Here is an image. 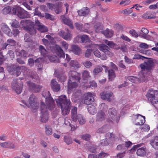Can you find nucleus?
I'll return each instance as SVG.
<instances>
[{
  "label": "nucleus",
  "instance_id": "f257e3e1",
  "mask_svg": "<svg viewBox=\"0 0 158 158\" xmlns=\"http://www.w3.org/2000/svg\"><path fill=\"white\" fill-rule=\"evenodd\" d=\"M58 106L60 107L62 114L65 115L68 114L71 107V102L69 99L67 98L65 95H62L56 99Z\"/></svg>",
  "mask_w": 158,
  "mask_h": 158
},
{
  "label": "nucleus",
  "instance_id": "f03ea898",
  "mask_svg": "<svg viewBox=\"0 0 158 158\" xmlns=\"http://www.w3.org/2000/svg\"><path fill=\"white\" fill-rule=\"evenodd\" d=\"M154 63L152 60L151 59H147L144 63L140 64V66L142 69V71L140 72H142L143 74H145L147 77L146 75L144 74L145 73H149L154 68Z\"/></svg>",
  "mask_w": 158,
  "mask_h": 158
},
{
  "label": "nucleus",
  "instance_id": "7ed1b4c3",
  "mask_svg": "<svg viewBox=\"0 0 158 158\" xmlns=\"http://www.w3.org/2000/svg\"><path fill=\"white\" fill-rule=\"evenodd\" d=\"M42 96L45 98L46 104L47 106L50 110H52L54 108V101L51 96L49 91L43 92Z\"/></svg>",
  "mask_w": 158,
  "mask_h": 158
},
{
  "label": "nucleus",
  "instance_id": "20e7f679",
  "mask_svg": "<svg viewBox=\"0 0 158 158\" xmlns=\"http://www.w3.org/2000/svg\"><path fill=\"white\" fill-rule=\"evenodd\" d=\"M146 96L148 100L153 103H158V91L151 89L147 92Z\"/></svg>",
  "mask_w": 158,
  "mask_h": 158
},
{
  "label": "nucleus",
  "instance_id": "39448f33",
  "mask_svg": "<svg viewBox=\"0 0 158 158\" xmlns=\"http://www.w3.org/2000/svg\"><path fill=\"white\" fill-rule=\"evenodd\" d=\"M40 109L41 110V122L44 123H46L48 120L49 114L46 106L42 102H41Z\"/></svg>",
  "mask_w": 158,
  "mask_h": 158
},
{
  "label": "nucleus",
  "instance_id": "423d86ee",
  "mask_svg": "<svg viewBox=\"0 0 158 158\" xmlns=\"http://www.w3.org/2000/svg\"><path fill=\"white\" fill-rule=\"evenodd\" d=\"M36 97L33 94H31L29 98V103H27L24 100L22 101V102L28 107L31 108L33 109H36L37 107V106L36 105Z\"/></svg>",
  "mask_w": 158,
  "mask_h": 158
},
{
  "label": "nucleus",
  "instance_id": "0eeeda50",
  "mask_svg": "<svg viewBox=\"0 0 158 158\" xmlns=\"http://www.w3.org/2000/svg\"><path fill=\"white\" fill-rule=\"evenodd\" d=\"M139 77L137 78L134 76H129L128 79L131 82L136 83L138 81L139 82H145L147 81V78L145 74H144L142 72L139 73Z\"/></svg>",
  "mask_w": 158,
  "mask_h": 158
},
{
  "label": "nucleus",
  "instance_id": "6e6552de",
  "mask_svg": "<svg viewBox=\"0 0 158 158\" xmlns=\"http://www.w3.org/2000/svg\"><path fill=\"white\" fill-rule=\"evenodd\" d=\"M7 69L9 72L12 73L13 74L17 77L19 76L21 74L20 67L15 64H14L8 67Z\"/></svg>",
  "mask_w": 158,
  "mask_h": 158
},
{
  "label": "nucleus",
  "instance_id": "1a4fd4ad",
  "mask_svg": "<svg viewBox=\"0 0 158 158\" xmlns=\"http://www.w3.org/2000/svg\"><path fill=\"white\" fill-rule=\"evenodd\" d=\"M108 113L110 118L111 119H108V121L110 123H113L115 120L116 123H118V118L117 116V111L116 109L114 108H110L108 110Z\"/></svg>",
  "mask_w": 158,
  "mask_h": 158
},
{
  "label": "nucleus",
  "instance_id": "9d476101",
  "mask_svg": "<svg viewBox=\"0 0 158 158\" xmlns=\"http://www.w3.org/2000/svg\"><path fill=\"white\" fill-rule=\"evenodd\" d=\"M11 86L12 89L14 90L18 94H19L21 92L23 86V84L22 83L18 84L17 80L14 79L13 80Z\"/></svg>",
  "mask_w": 158,
  "mask_h": 158
},
{
  "label": "nucleus",
  "instance_id": "9b49d317",
  "mask_svg": "<svg viewBox=\"0 0 158 158\" xmlns=\"http://www.w3.org/2000/svg\"><path fill=\"white\" fill-rule=\"evenodd\" d=\"M69 80L79 81L81 78L80 74L74 71H70L69 73Z\"/></svg>",
  "mask_w": 158,
  "mask_h": 158
},
{
  "label": "nucleus",
  "instance_id": "f8f14e48",
  "mask_svg": "<svg viewBox=\"0 0 158 158\" xmlns=\"http://www.w3.org/2000/svg\"><path fill=\"white\" fill-rule=\"evenodd\" d=\"M27 84L30 89L34 92L36 93L40 91L42 88L39 85H36L30 81L27 82Z\"/></svg>",
  "mask_w": 158,
  "mask_h": 158
},
{
  "label": "nucleus",
  "instance_id": "ddd939ff",
  "mask_svg": "<svg viewBox=\"0 0 158 158\" xmlns=\"http://www.w3.org/2000/svg\"><path fill=\"white\" fill-rule=\"evenodd\" d=\"M66 32L63 31H60L59 32V35L65 40H70L71 39L72 35L68 29H66Z\"/></svg>",
  "mask_w": 158,
  "mask_h": 158
},
{
  "label": "nucleus",
  "instance_id": "4468645a",
  "mask_svg": "<svg viewBox=\"0 0 158 158\" xmlns=\"http://www.w3.org/2000/svg\"><path fill=\"white\" fill-rule=\"evenodd\" d=\"M35 26L39 31L41 32H45L48 31L47 28L39 21H35Z\"/></svg>",
  "mask_w": 158,
  "mask_h": 158
},
{
  "label": "nucleus",
  "instance_id": "2eb2a0df",
  "mask_svg": "<svg viewBox=\"0 0 158 158\" xmlns=\"http://www.w3.org/2000/svg\"><path fill=\"white\" fill-rule=\"evenodd\" d=\"M94 98L92 94L90 92L88 93L85 96L84 102L88 105H90L94 102Z\"/></svg>",
  "mask_w": 158,
  "mask_h": 158
},
{
  "label": "nucleus",
  "instance_id": "dca6fc26",
  "mask_svg": "<svg viewBox=\"0 0 158 158\" xmlns=\"http://www.w3.org/2000/svg\"><path fill=\"white\" fill-rule=\"evenodd\" d=\"M77 42L86 43L90 40L89 37L86 35H83L81 36H77L76 38Z\"/></svg>",
  "mask_w": 158,
  "mask_h": 158
},
{
  "label": "nucleus",
  "instance_id": "f3484780",
  "mask_svg": "<svg viewBox=\"0 0 158 158\" xmlns=\"http://www.w3.org/2000/svg\"><path fill=\"white\" fill-rule=\"evenodd\" d=\"M17 15L18 17L21 19L27 18L28 16V12L21 7L19 8Z\"/></svg>",
  "mask_w": 158,
  "mask_h": 158
},
{
  "label": "nucleus",
  "instance_id": "a211bd4d",
  "mask_svg": "<svg viewBox=\"0 0 158 158\" xmlns=\"http://www.w3.org/2000/svg\"><path fill=\"white\" fill-rule=\"evenodd\" d=\"M113 93L111 92L104 91L101 94V98L103 100H106L109 102L111 100L110 98L112 96Z\"/></svg>",
  "mask_w": 158,
  "mask_h": 158
},
{
  "label": "nucleus",
  "instance_id": "6ab92c4d",
  "mask_svg": "<svg viewBox=\"0 0 158 158\" xmlns=\"http://www.w3.org/2000/svg\"><path fill=\"white\" fill-rule=\"evenodd\" d=\"M51 87L52 89L54 92H57L60 89V86L58 83L54 79L51 81Z\"/></svg>",
  "mask_w": 158,
  "mask_h": 158
},
{
  "label": "nucleus",
  "instance_id": "aec40b11",
  "mask_svg": "<svg viewBox=\"0 0 158 158\" xmlns=\"http://www.w3.org/2000/svg\"><path fill=\"white\" fill-rule=\"evenodd\" d=\"M99 49L103 52L106 55L111 56L112 55L111 52L109 50V48L105 44H102L99 46Z\"/></svg>",
  "mask_w": 158,
  "mask_h": 158
},
{
  "label": "nucleus",
  "instance_id": "412c9836",
  "mask_svg": "<svg viewBox=\"0 0 158 158\" xmlns=\"http://www.w3.org/2000/svg\"><path fill=\"white\" fill-rule=\"evenodd\" d=\"M135 118L139 121L135 123V125H142L144 124L145 121V117L139 114L135 115Z\"/></svg>",
  "mask_w": 158,
  "mask_h": 158
},
{
  "label": "nucleus",
  "instance_id": "4be33fe9",
  "mask_svg": "<svg viewBox=\"0 0 158 158\" xmlns=\"http://www.w3.org/2000/svg\"><path fill=\"white\" fill-rule=\"evenodd\" d=\"M105 116L106 115L103 111H99L96 115V121L98 122H102L105 120Z\"/></svg>",
  "mask_w": 158,
  "mask_h": 158
},
{
  "label": "nucleus",
  "instance_id": "5701e85b",
  "mask_svg": "<svg viewBox=\"0 0 158 158\" xmlns=\"http://www.w3.org/2000/svg\"><path fill=\"white\" fill-rule=\"evenodd\" d=\"M1 29L2 31L9 36H12V32L11 31L10 29L8 26L4 24H3L2 26Z\"/></svg>",
  "mask_w": 158,
  "mask_h": 158
},
{
  "label": "nucleus",
  "instance_id": "b1692460",
  "mask_svg": "<svg viewBox=\"0 0 158 158\" xmlns=\"http://www.w3.org/2000/svg\"><path fill=\"white\" fill-rule=\"evenodd\" d=\"M102 67L105 69L106 68V66L103 65L97 66L95 67L93 72L94 77H96L99 73L102 71Z\"/></svg>",
  "mask_w": 158,
  "mask_h": 158
},
{
  "label": "nucleus",
  "instance_id": "393cba45",
  "mask_svg": "<svg viewBox=\"0 0 158 158\" xmlns=\"http://www.w3.org/2000/svg\"><path fill=\"white\" fill-rule=\"evenodd\" d=\"M63 4L61 2H59L55 3L54 11L56 14H59L62 12V7Z\"/></svg>",
  "mask_w": 158,
  "mask_h": 158
},
{
  "label": "nucleus",
  "instance_id": "a878e982",
  "mask_svg": "<svg viewBox=\"0 0 158 158\" xmlns=\"http://www.w3.org/2000/svg\"><path fill=\"white\" fill-rule=\"evenodd\" d=\"M151 145L156 149L158 150V136H155L150 141Z\"/></svg>",
  "mask_w": 158,
  "mask_h": 158
},
{
  "label": "nucleus",
  "instance_id": "bb28decb",
  "mask_svg": "<svg viewBox=\"0 0 158 158\" xmlns=\"http://www.w3.org/2000/svg\"><path fill=\"white\" fill-rule=\"evenodd\" d=\"M33 23L30 24V25L26 27V29L28 32L31 35H35L36 33V30L33 26Z\"/></svg>",
  "mask_w": 158,
  "mask_h": 158
},
{
  "label": "nucleus",
  "instance_id": "cd10ccee",
  "mask_svg": "<svg viewBox=\"0 0 158 158\" xmlns=\"http://www.w3.org/2000/svg\"><path fill=\"white\" fill-rule=\"evenodd\" d=\"M79 81H71L68 80V86L69 89L70 90H71L73 89L76 88L78 86V82Z\"/></svg>",
  "mask_w": 158,
  "mask_h": 158
},
{
  "label": "nucleus",
  "instance_id": "c85d7f7f",
  "mask_svg": "<svg viewBox=\"0 0 158 158\" xmlns=\"http://www.w3.org/2000/svg\"><path fill=\"white\" fill-rule=\"evenodd\" d=\"M1 146L6 148L14 149L16 148V146L11 142H5L1 143Z\"/></svg>",
  "mask_w": 158,
  "mask_h": 158
},
{
  "label": "nucleus",
  "instance_id": "c756f323",
  "mask_svg": "<svg viewBox=\"0 0 158 158\" xmlns=\"http://www.w3.org/2000/svg\"><path fill=\"white\" fill-rule=\"evenodd\" d=\"M89 12V9L88 7H84L81 10H78L77 13L79 15L84 16L87 15Z\"/></svg>",
  "mask_w": 158,
  "mask_h": 158
},
{
  "label": "nucleus",
  "instance_id": "7c9ffc66",
  "mask_svg": "<svg viewBox=\"0 0 158 158\" xmlns=\"http://www.w3.org/2000/svg\"><path fill=\"white\" fill-rule=\"evenodd\" d=\"M71 116L72 118L73 121L76 122L77 121V107H73L71 109Z\"/></svg>",
  "mask_w": 158,
  "mask_h": 158
},
{
  "label": "nucleus",
  "instance_id": "2f4dec72",
  "mask_svg": "<svg viewBox=\"0 0 158 158\" xmlns=\"http://www.w3.org/2000/svg\"><path fill=\"white\" fill-rule=\"evenodd\" d=\"M102 33L107 38H110L112 37L114 33L112 30L107 29L106 30L103 31Z\"/></svg>",
  "mask_w": 158,
  "mask_h": 158
},
{
  "label": "nucleus",
  "instance_id": "473e14b6",
  "mask_svg": "<svg viewBox=\"0 0 158 158\" xmlns=\"http://www.w3.org/2000/svg\"><path fill=\"white\" fill-rule=\"evenodd\" d=\"M146 148L145 147L139 148L137 150L136 153L138 156H143L146 154Z\"/></svg>",
  "mask_w": 158,
  "mask_h": 158
},
{
  "label": "nucleus",
  "instance_id": "72a5a7b5",
  "mask_svg": "<svg viewBox=\"0 0 158 158\" xmlns=\"http://www.w3.org/2000/svg\"><path fill=\"white\" fill-rule=\"evenodd\" d=\"M72 51L75 54L79 55L81 52V49L77 46L75 45H73L71 47Z\"/></svg>",
  "mask_w": 158,
  "mask_h": 158
},
{
  "label": "nucleus",
  "instance_id": "f704fd0d",
  "mask_svg": "<svg viewBox=\"0 0 158 158\" xmlns=\"http://www.w3.org/2000/svg\"><path fill=\"white\" fill-rule=\"evenodd\" d=\"M87 108L89 113L92 114H94L96 112V109L94 106L90 105L87 106Z\"/></svg>",
  "mask_w": 158,
  "mask_h": 158
},
{
  "label": "nucleus",
  "instance_id": "c9c22d12",
  "mask_svg": "<svg viewBox=\"0 0 158 158\" xmlns=\"http://www.w3.org/2000/svg\"><path fill=\"white\" fill-rule=\"evenodd\" d=\"M45 133L47 135H50L52 133V127L50 126L48 124L45 125Z\"/></svg>",
  "mask_w": 158,
  "mask_h": 158
},
{
  "label": "nucleus",
  "instance_id": "e433bc0d",
  "mask_svg": "<svg viewBox=\"0 0 158 158\" xmlns=\"http://www.w3.org/2000/svg\"><path fill=\"white\" fill-rule=\"evenodd\" d=\"M70 65L72 68L75 69L80 67V65L76 60H72L70 63Z\"/></svg>",
  "mask_w": 158,
  "mask_h": 158
},
{
  "label": "nucleus",
  "instance_id": "4c0bfd02",
  "mask_svg": "<svg viewBox=\"0 0 158 158\" xmlns=\"http://www.w3.org/2000/svg\"><path fill=\"white\" fill-rule=\"evenodd\" d=\"M39 50L42 56L44 57L46 56L48 52L44 47L42 45H40L39 47Z\"/></svg>",
  "mask_w": 158,
  "mask_h": 158
},
{
  "label": "nucleus",
  "instance_id": "58836bf2",
  "mask_svg": "<svg viewBox=\"0 0 158 158\" xmlns=\"http://www.w3.org/2000/svg\"><path fill=\"white\" fill-rule=\"evenodd\" d=\"M31 24V22L30 20L26 19L22 20L20 22V24L21 26L23 27H24L25 29H26L27 27L29 26L28 25H30V24Z\"/></svg>",
  "mask_w": 158,
  "mask_h": 158
},
{
  "label": "nucleus",
  "instance_id": "ea45409f",
  "mask_svg": "<svg viewBox=\"0 0 158 158\" xmlns=\"http://www.w3.org/2000/svg\"><path fill=\"white\" fill-rule=\"evenodd\" d=\"M95 30L97 33H99L103 29V26L100 23H97L94 26Z\"/></svg>",
  "mask_w": 158,
  "mask_h": 158
},
{
  "label": "nucleus",
  "instance_id": "a19ab883",
  "mask_svg": "<svg viewBox=\"0 0 158 158\" xmlns=\"http://www.w3.org/2000/svg\"><path fill=\"white\" fill-rule=\"evenodd\" d=\"M57 54L58 57L60 58H64L65 57L64 53L63 50L60 47L57 48Z\"/></svg>",
  "mask_w": 158,
  "mask_h": 158
},
{
  "label": "nucleus",
  "instance_id": "79ce46f5",
  "mask_svg": "<svg viewBox=\"0 0 158 158\" xmlns=\"http://www.w3.org/2000/svg\"><path fill=\"white\" fill-rule=\"evenodd\" d=\"M108 131V127L104 125L99 128L97 131V132L99 133H103L106 132Z\"/></svg>",
  "mask_w": 158,
  "mask_h": 158
},
{
  "label": "nucleus",
  "instance_id": "37998d69",
  "mask_svg": "<svg viewBox=\"0 0 158 158\" xmlns=\"http://www.w3.org/2000/svg\"><path fill=\"white\" fill-rule=\"evenodd\" d=\"M109 79L110 81L114 80L116 76L114 71L112 69H110L108 71Z\"/></svg>",
  "mask_w": 158,
  "mask_h": 158
},
{
  "label": "nucleus",
  "instance_id": "c03bdc74",
  "mask_svg": "<svg viewBox=\"0 0 158 158\" xmlns=\"http://www.w3.org/2000/svg\"><path fill=\"white\" fill-rule=\"evenodd\" d=\"M77 120H78L80 124H83L85 123V119L84 118H83L81 114H79L77 115Z\"/></svg>",
  "mask_w": 158,
  "mask_h": 158
},
{
  "label": "nucleus",
  "instance_id": "a18cd8bd",
  "mask_svg": "<svg viewBox=\"0 0 158 158\" xmlns=\"http://www.w3.org/2000/svg\"><path fill=\"white\" fill-rule=\"evenodd\" d=\"M90 26L89 23H86L83 26L82 28V31L88 33H90V31L89 30L90 28Z\"/></svg>",
  "mask_w": 158,
  "mask_h": 158
},
{
  "label": "nucleus",
  "instance_id": "49530a36",
  "mask_svg": "<svg viewBox=\"0 0 158 158\" xmlns=\"http://www.w3.org/2000/svg\"><path fill=\"white\" fill-rule=\"evenodd\" d=\"M19 54L21 57L25 59L29 56V55L28 54V52L23 50L20 51Z\"/></svg>",
  "mask_w": 158,
  "mask_h": 158
},
{
  "label": "nucleus",
  "instance_id": "de8ad7c7",
  "mask_svg": "<svg viewBox=\"0 0 158 158\" xmlns=\"http://www.w3.org/2000/svg\"><path fill=\"white\" fill-rule=\"evenodd\" d=\"M11 10V7L7 6L4 7L2 10V13L5 15H6L10 13Z\"/></svg>",
  "mask_w": 158,
  "mask_h": 158
},
{
  "label": "nucleus",
  "instance_id": "09e8293b",
  "mask_svg": "<svg viewBox=\"0 0 158 158\" xmlns=\"http://www.w3.org/2000/svg\"><path fill=\"white\" fill-rule=\"evenodd\" d=\"M63 21L64 23L71 27L73 28L72 24L70 20L68 18L64 17L63 19Z\"/></svg>",
  "mask_w": 158,
  "mask_h": 158
},
{
  "label": "nucleus",
  "instance_id": "8fccbe9b",
  "mask_svg": "<svg viewBox=\"0 0 158 158\" xmlns=\"http://www.w3.org/2000/svg\"><path fill=\"white\" fill-rule=\"evenodd\" d=\"M50 60L51 61L55 63H59L60 62L59 58L55 56H51L50 58Z\"/></svg>",
  "mask_w": 158,
  "mask_h": 158
},
{
  "label": "nucleus",
  "instance_id": "3c124183",
  "mask_svg": "<svg viewBox=\"0 0 158 158\" xmlns=\"http://www.w3.org/2000/svg\"><path fill=\"white\" fill-rule=\"evenodd\" d=\"M21 68V70L24 73V74L27 75L29 74L30 70L27 68L26 67L23 66H20Z\"/></svg>",
  "mask_w": 158,
  "mask_h": 158
},
{
  "label": "nucleus",
  "instance_id": "603ef678",
  "mask_svg": "<svg viewBox=\"0 0 158 158\" xmlns=\"http://www.w3.org/2000/svg\"><path fill=\"white\" fill-rule=\"evenodd\" d=\"M10 23L11 26L15 28H17L19 27V22L15 19L13 20L12 22Z\"/></svg>",
  "mask_w": 158,
  "mask_h": 158
},
{
  "label": "nucleus",
  "instance_id": "864d4df0",
  "mask_svg": "<svg viewBox=\"0 0 158 158\" xmlns=\"http://www.w3.org/2000/svg\"><path fill=\"white\" fill-rule=\"evenodd\" d=\"M58 80L62 82H64L66 80V77L63 74H60L58 75L57 77Z\"/></svg>",
  "mask_w": 158,
  "mask_h": 158
},
{
  "label": "nucleus",
  "instance_id": "5fc2aeb1",
  "mask_svg": "<svg viewBox=\"0 0 158 158\" xmlns=\"http://www.w3.org/2000/svg\"><path fill=\"white\" fill-rule=\"evenodd\" d=\"M125 146H124V144H119L118 145L117 147V149L118 150H120L122 152H125L126 149Z\"/></svg>",
  "mask_w": 158,
  "mask_h": 158
},
{
  "label": "nucleus",
  "instance_id": "6e6d98bb",
  "mask_svg": "<svg viewBox=\"0 0 158 158\" xmlns=\"http://www.w3.org/2000/svg\"><path fill=\"white\" fill-rule=\"evenodd\" d=\"M20 7L19 6H14L13 7H11V10L10 13L14 14H15L17 13L19 8H20Z\"/></svg>",
  "mask_w": 158,
  "mask_h": 158
},
{
  "label": "nucleus",
  "instance_id": "4d7b16f0",
  "mask_svg": "<svg viewBox=\"0 0 158 158\" xmlns=\"http://www.w3.org/2000/svg\"><path fill=\"white\" fill-rule=\"evenodd\" d=\"M91 136L89 134H85L81 135L80 137L83 140L88 141L90 140Z\"/></svg>",
  "mask_w": 158,
  "mask_h": 158
},
{
  "label": "nucleus",
  "instance_id": "13d9d810",
  "mask_svg": "<svg viewBox=\"0 0 158 158\" xmlns=\"http://www.w3.org/2000/svg\"><path fill=\"white\" fill-rule=\"evenodd\" d=\"M82 76L85 80L90 77L89 71L87 70H85L83 71L82 73Z\"/></svg>",
  "mask_w": 158,
  "mask_h": 158
},
{
  "label": "nucleus",
  "instance_id": "bf43d9fd",
  "mask_svg": "<svg viewBox=\"0 0 158 158\" xmlns=\"http://www.w3.org/2000/svg\"><path fill=\"white\" fill-rule=\"evenodd\" d=\"M83 64L84 66L87 68H89L92 66V63L89 61H85L83 62Z\"/></svg>",
  "mask_w": 158,
  "mask_h": 158
},
{
  "label": "nucleus",
  "instance_id": "052dcab7",
  "mask_svg": "<svg viewBox=\"0 0 158 158\" xmlns=\"http://www.w3.org/2000/svg\"><path fill=\"white\" fill-rule=\"evenodd\" d=\"M64 142L67 144L68 145H69L70 144H71L72 142V139L68 136H65L64 137Z\"/></svg>",
  "mask_w": 158,
  "mask_h": 158
},
{
  "label": "nucleus",
  "instance_id": "680f3d73",
  "mask_svg": "<svg viewBox=\"0 0 158 158\" xmlns=\"http://www.w3.org/2000/svg\"><path fill=\"white\" fill-rule=\"evenodd\" d=\"M38 60V59H36L35 60V61L32 58H30L28 60V64L31 67L33 66L34 65V62H36Z\"/></svg>",
  "mask_w": 158,
  "mask_h": 158
},
{
  "label": "nucleus",
  "instance_id": "e2e57ef3",
  "mask_svg": "<svg viewBox=\"0 0 158 158\" xmlns=\"http://www.w3.org/2000/svg\"><path fill=\"white\" fill-rule=\"evenodd\" d=\"M132 12L133 10L131 9H127L122 11L121 13L126 15L130 14Z\"/></svg>",
  "mask_w": 158,
  "mask_h": 158
},
{
  "label": "nucleus",
  "instance_id": "0e129e2a",
  "mask_svg": "<svg viewBox=\"0 0 158 158\" xmlns=\"http://www.w3.org/2000/svg\"><path fill=\"white\" fill-rule=\"evenodd\" d=\"M83 26L82 24L80 23H75V26L77 29L81 31H82Z\"/></svg>",
  "mask_w": 158,
  "mask_h": 158
},
{
  "label": "nucleus",
  "instance_id": "69168bd1",
  "mask_svg": "<svg viewBox=\"0 0 158 158\" xmlns=\"http://www.w3.org/2000/svg\"><path fill=\"white\" fill-rule=\"evenodd\" d=\"M6 43L8 45H10L11 46H14L16 44L15 41L14 40L10 39H9L7 40Z\"/></svg>",
  "mask_w": 158,
  "mask_h": 158
},
{
  "label": "nucleus",
  "instance_id": "338daca9",
  "mask_svg": "<svg viewBox=\"0 0 158 158\" xmlns=\"http://www.w3.org/2000/svg\"><path fill=\"white\" fill-rule=\"evenodd\" d=\"M47 5L48 8L51 10H54L55 6V4H53L50 3H48L47 4Z\"/></svg>",
  "mask_w": 158,
  "mask_h": 158
},
{
  "label": "nucleus",
  "instance_id": "774afa93",
  "mask_svg": "<svg viewBox=\"0 0 158 158\" xmlns=\"http://www.w3.org/2000/svg\"><path fill=\"white\" fill-rule=\"evenodd\" d=\"M24 40L25 42L31 43L32 42V40L31 37L29 36L25 35L24 36Z\"/></svg>",
  "mask_w": 158,
  "mask_h": 158
}]
</instances>
